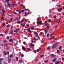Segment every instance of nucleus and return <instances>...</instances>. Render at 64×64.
Segmentation results:
<instances>
[{
    "label": "nucleus",
    "mask_w": 64,
    "mask_h": 64,
    "mask_svg": "<svg viewBox=\"0 0 64 64\" xmlns=\"http://www.w3.org/2000/svg\"><path fill=\"white\" fill-rule=\"evenodd\" d=\"M21 56L22 57H24V55H23V54H22L21 55Z\"/></svg>",
    "instance_id": "nucleus-39"
},
{
    "label": "nucleus",
    "mask_w": 64,
    "mask_h": 64,
    "mask_svg": "<svg viewBox=\"0 0 64 64\" xmlns=\"http://www.w3.org/2000/svg\"><path fill=\"white\" fill-rule=\"evenodd\" d=\"M59 16H60V18H62L63 17V16H60V15H59Z\"/></svg>",
    "instance_id": "nucleus-43"
},
{
    "label": "nucleus",
    "mask_w": 64,
    "mask_h": 64,
    "mask_svg": "<svg viewBox=\"0 0 64 64\" xmlns=\"http://www.w3.org/2000/svg\"><path fill=\"white\" fill-rule=\"evenodd\" d=\"M13 13H14V14H17V13H16V12H13Z\"/></svg>",
    "instance_id": "nucleus-46"
},
{
    "label": "nucleus",
    "mask_w": 64,
    "mask_h": 64,
    "mask_svg": "<svg viewBox=\"0 0 64 64\" xmlns=\"http://www.w3.org/2000/svg\"><path fill=\"white\" fill-rule=\"evenodd\" d=\"M3 62V58H0V64H1V63Z\"/></svg>",
    "instance_id": "nucleus-3"
},
{
    "label": "nucleus",
    "mask_w": 64,
    "mask_h": 64,
    "mask_svg": "<svg viewBox=\"0 0 64 64\" xmlns=\"http://www.w3.org/2000/svg\"><path fill=\"white\" fill-rule=\"evenodd\" d=\"M21 22H24V20H21Z\"/></svg>",
    "instance_id": "nucleus-45"
},
{
    "label": "nucleus",
    "mask_w": 64,
    "mask_h": 64,
    "mask_svg": "<svg viewBox=\"0 0 64 64\" xmlns=\"http://www.w3.org/2000/svg\"><path fill=\"white\" fill-rule=\"evenodd\" d=\"M2 25H3V26H5V24H4V23H3V24H2Z\"/></svg>",
    "instance_id": "nucleus-61"
},
{
    "label": "nucleus",
    "mask_w": 64,
    "mask_h": 64,
    "mask_svg": "<svg viewBox=\"0 0 64 64\" xmlns=\"http://www.w3.org/2000/svg\"><path fill=\"white\" fill-rule=\"evenodd\" d=\"M50 47L48 46L47 48V50H49V49H50Z\"/></svg>",
    "instance_id": "nucleus-26"
},
{
    "label": "nucleus",
    "mask_w": 64,
    "mask_h": 64,
    "mask_svg": "<svg viewBox=\"0 0 64 64\" xmlns=\"http://www.w3.org/2000/svg\"><path fill=\"white\" fill-rule=\"evenodd\" d=\"M8 63H10L11 62V59L10 58H8Z\"/></svg>",
    "instance_id": "nucleus-5"
},
{
    "label": "nucleus",
    "mask_w": 64,
    "mask_h": 64,
    "mask_svg": "<svg viewBox=\"0 0 64 64\" xmlns=\"http://www.w3.org/2000/svg\"><path fill=\"white\" fill-rule=\"evenodd\" d=\"M49 34H47V37H49Z\"/></svg>",
    "instance_id": "nucleus-37"
},
{
    "label": "nucleus",
    "mask_w": 64,
    "mask_h": 64,
    "mask_svg": "<svg viewBox=\"0 0 64 64\" xmlns=\"http://www.w3.org/2000/svg\"><path fill=\"white\" fill-rule=\"evenodd\" d=\"M48 22H49V23H50L51 22V20H50V19H49L48 20Z\"/></svg>",
    "instance_id": "nucleus-42"
},
{
    "label": "nucleus",
    "mask_w": 64,
    "mask_h": 64,
    "mask_svg": "<svg viewBox=\"0 0 64 64\" xmlns=\"http://www.w3.org/2000/svg\"><path fill=\"white\" fill-rule=\"evenodd\" d=\"M45 25H46V26H48V23L45 24Z\"/></svg>",
    "instance_id": "nucleus-35"
},
{
    "label": "nucleus",
    "mask_w": 64,
    "mask_h": 64,
    "mask_svg": "<svg viewBox=\"0 0 64 64\" xmlns=\"http://www.w3.org/2000/svg\"><path fill=\"white\" fill-rule=\"evenodd\" d=\"M13 30H10V34H13Z\"/></svg>",
    "instance_id": "nucleus-21"
},
{
    "label": "nucleus",
    "mask_w": 64,
    "mask_h": 64,
    "mask_svg": "<svg viewBox=\"0 0 64 64\" xmlns=\"http://www.w3.org/2000/svg\"><path fill=\"white\" fill-rule=\"evenodd\" d=\"M60 50V51H59V50H58L57 51V52H58V53H60V52H61L62 51V50Z\"/></svg>",
    "instance_id": "nucleus-17"
},
{
    "label": "nucleus",
    "mask_w": 64,
    "mask_h": 64,
    "mask_svg": "<svg viewBox=\"0 0 64 64\" xmlns=\"http://www.w3.org/2000/svg\"><path fill=\"white\" fill-rule=\"evenodd\" d=\"M18 20V18L16 17L14 19V21H16L17 20Z\"/></svg>",
    "instance_id": "nucleus-14"
},
{
    "label": "nucleus",
    "mask_w": 64,
    "mask_h": 64,
    "mask_svg": "<svg viewBox=\"0 0 64 64\" xmlns=\"http://www.w3.org/2000/svg\"><path fill=\"white\" fill-rule=\"evenodd\" d=\"M40 56V57H41L42 58H43V57H44V55H41Z\"/></svg>",
    "instance_id": "nucleus-23"
},
{
    "label": "nucleus",
    "mask_w": 64,
    "mask_h": 64,
    "mask_svg": "<svg viewBox=\"0 0 64 64\" xmlns=\"http://www.w3.org/2000/svg\"><path fill=\"white\" fill-rule=\"evenodd\" d=\"M12 20H13V18H11V19L10 20V21H12Z\"/></svg>",
    "instance_id": "nucleus-52"
},
{
    "label": "nucleus",
    "mask_w": 64,
    "mask_h": 64,
    "mask_svg": "<svg viewBox=\"0 0 64 64\" xmlns=\"http://www.w3.org/2000/svg\"><path fill=\"white\" fill-rule=\"evenodd\" d=\"M52 36H53V34H51L50 35V37H51Z\"/></svg>",
    "instance_id": "nucleus-28"
},
{
    "label": "nucleus",
    "mask_w": 64,
    "mask_h": 64,
    "mask_svg": "<svg viewBox=\"0 0 64 64\" xmlns=\"http://www.w3.org/2000/svg\"><path fill=\"white\" fill-rule=\"evenodd\" d=\"M54 36H52L51 37V38L52 39H54Z\"/></svg>",
    "instance_id": "nucleus-22"
},
{
    "label": "nucleus",
    "mask_w": 64,
    "mask_h": 64,
    "mask_svg": "<svg viewBox=\"0 0 64 64\" xmlns=\"http://www.w3.org/2000/svg\"><path fill=\"white\" fill-rule=\"evenodd\" d=\"M22 49L24 50V51H26V48H25V47L22 46Z\"/></svg>",
    "instance_id": "nucleus-2"
},
{
    "label": "nucleus",
    "mask_w": 64,
    "mask_h": 64,
    "mask_svg": "<svg viewBox=\"0 0 64 64\" xmlns=\"http://www.w3.org/2000/svg\"><path fill=\"white\" fill-rule=\"evenodd\" d=\"M10 2V0H6V2L8 3V2Z\"/></svg>",
    "instance_id": "nucleus-25"
},
{
    "label": "nucleus",
    "mask_w": 64,
    "mask_h": 64,
    "mask_svg": "<svg viewBox=\"0 0 64 64\" xmlns=\"http://www.w3.org/2000/svg\"><path fill=\"white\" fill-rule=\"evenodd\" d=\"M1 19H2V20H3L4 19V18L3 17H2L1 18Z\"/></svg>",
    "instance_id": "nucleus-31"
},
{
    "label": "nucleus",
    "mask_w": 64,
    "mask_h": 64,
    "mask_svg": "<svg viewBox=\"0 0 64 64\" xmlns=\"http://www.w3.org/2000/svg\"><path fill=\"white\" fill-rule=\"evenodd\" d=\"M17 22L18 24H20L21 23V22L20 21H18Z\"/></svg>",
    "instance_id": "nucleus-27"
},
{
    "label": "nucleus",
    "mask_w": 64,
    "mask_h": 64,
    "mask_svg": "<svg viewBox=\"0 0 64 64\" xmlns=\"http://www.w3.org/2000/svg\"><path fill=\"white\" fill-rule=\"evenodd\" d=\"M41 50V48H39L37 50V52H39V51H40Z\"/></svg>",
    "instance_id": "nucleus-9"
},
{
    "label": "nucleus",
    "mask_w": 64,
    "mask_h": 64,
    "mask_svg": "<svg viewBox=\"0 0 64 64\" xmlns=\"http://www.w3.org/2000/svg\"><path fill=\"white\" fill-rule=\"evenodd\" d=\"M47 22L46 21L44 23L45 24H46V23H47Z\"/></svg>",
    "instance_id": "nucleus-57"
},
{
    "label": "nucleus",
    "mask_w": 64,
    "mask_h": 64,
    "mask_svg": "<svg viewBox=\"0 0 64 64\" xmlns=\"http://www.w3.org/2000/svg\"><path fill=\"white\" fill-rule=\"evenodd\" d=\"M28 31H30V28H28Z\"/></svg>",
    "instance_id": "nucleus-41"
},
{
    "label": "nucleus",
    "mask_w": 64,
    "mask_h": 64,
    "mask_svg": "<svg viewBox=\"0 0 64 64\" xmlns=\"http://www.w3.org/2000/svg\"><path fill=\"white\" fill-rule=\"evenodd\" d=\"M16 61H18V57H16Z\"/></svg>",
    "instance_id": "nucleus-32"
},
{
    "label": "nucleus",
    "mask_w": 64,
    "mask_h": 64,
    "mask_svg": "<svg viewBox=\"0 0 64 64\" xmlns=\"http://www.w3.org/2000/svg\"><path fill=\"white\" fill-rule=\"evenodd\" d=\"M34 33L36 35H38V33L37 32H34Z\"/></svg>",
    "instance_id": "nucleus-34"
},
{
    "label": "nucleus",
    "mask_w": 64,
    "mask_h": 64,
    "mask_svg": "<svg viewBox=\"0 0 64 64\" xmlns=\"http://www.w3.org/2000/svg\"><path fill=\"white\" fill-rule=\"evenodd\" d=\"M21 25H22V27H24V25H25L24 24H21Z\"/></svg>",
    "instance_id": "nucleus-20"
},
{
    "label": "nucleus",
    "mask_w": 64,
    "mask_h": 64,
    "mask_svg": "<svg viewBox=\"0 0 64 64\" xmlns=\"http://www.w3.org/2000/svg\"><path fill=\"white\" fill-rule=\"evenodd\" d=\"M18 13H19V14H20L21 13V11H20L18 12Z\"/></svg>",
    "instance_id": "nucleus-58"
},
{
    "label": "nucleus",
    "mask_w": 64,
    "mask_h": 64,
    "mask_svg": "<svg viewBox=\"0 0 64 64\" xmlns=\"http://www.w3.org/2000/svg\"><path fill=\"white\" fill-rule=\"evenodd\" d=\"M4 55H6V54H7L6 52H4Z\"/></svg>",
    "instance_id": "nucleus-29"
},
{
    "label": "nucleus",
    "mask_w": 64,
    "mask_h": 64,
    "mask_svg": "<svg viewBox=\"0 0 64 64\" xmlns=\"http://www.w3.org/2000/svg\"><path fill=\"white\" fill-rule=\"evenodd\" d=\"M8 46V45L6 43L4 45V46H5V47H7V46Z\"/></svg>",
    "instance_id": "nucleus-18"
},
{
    "label": "nucleus",
    "mask_w": 64,
    "mask_h": 64,
    "mask_svg": "<svg viewBox=\"0 0 64 64\" xmlns=\"http://www.w3.org/2000/svg\"><path fill=\"white\" fill-rule=\"evenodd\" d=\"M4 6H5V8H6V7H7V4H6V2H4Z\"/></svg>",
    "instance_id": "nucleus-8"
},
{
    "label": "nucleus",
    "mask_w": 64,
    "mask_h": 64,
    "mask_svg": "<svg viewBox=\"0 0 64 64\" xmlns=\"http://www.w3.org/2000/svg\"><path fill=\"white\" fill-rule=\"evenodd\" d=\"M54 18H56V16H54Z\"/></svg>",
    "instance_id": "nucleus-48"
},
{
    "label": "nucleus",
    "mask_w": 64,
    "mask_h": 64,
    "mask_svg": "<svg viewBox=\"0 0 64 64\" xmlns=\"http://www.w3.org/2000/svg\"><path fill=\"white\" fill-rule=\"evenodd\" d=\"M6 39H9V37L8 36H7L6 37Z\"/></svg>",
    "instance_id": "nucleus-38"
},
{
    "label": "nucleus",
    "mask_w": 64,
    "mask_h": 64,
    "mask_svg": "<svg viewBox=\"0 0 64 64\" xmlns=\"http://www.w3.org/2000/svg\"><path fill=\"white\" fill-rule=\"evenodd\" d=\"M41 23H42V22H39V24L40 25H41Z\"/></svg>",
    "instance_id": "nucleus-47"
},
{
    "label": "nucleus",
    "mask_w": 64,
    "mask_h": 64,
    "mask_svg": "<svg viewBox=\"0 0 64 64\" xmlns=\"http://www.w3.org/2000/svg\"><path fill=\"white\" fill-rule=\"evenodd\" d=\"M60 6H61L59 4L57 6L58 7H60Z\"/></svg>",
    "instance_id": "nucleus-60"
},
{
    "label": "nucleus",
    "mask_w": 64,
    "mask_h": 64,
    "mask_svg": "<svg viewBox=\"0 0 64 64\" xmlns=\"http://www.w3.org/2000/svg\"><path fill=\"white\" fill-rule=\"evenodd\" d=\"M9 49V47H8L6 48L7 50H8V49Z\"/></svg>",
    "instance_id": "nucleus-50"
},
{
    "label": "nucleus",
    "mask_w": 64,
    "mask_h": 64,
    "mask_svg": "<svg viewBox=\"0 0 64 64\" xmlns=\"http://www.w3.org/2000/svg\"><path fill=\"white\" fill-rule=\"evenodd\" d=\"M30 29H31V30H34V28L33 26H32L31 27Z\"/></svg>",
    "instance_id": "nucleus-19"
},
{
    "label": "nucleus",
    "mask_w": 64,
    "mask_h": 64,
    "mask_svg": "<svg viewBox=\"0 0 64 64\" xmlns=\"http://www.w3.org/2000/svg\"><path fill=\"white\" fill-rule=\"evenodd\" d=\"M57 59L56 58H55L52 61V62H55L56 61V60Z\"/></svg>",
    "instance_id": "nucleus-6"
},
{
    "label": "nucleus",
    "mask_w": 64,
    "mask_h": 64,
    "mask_svg": "<svg viewBox=\"0 0 64 64\" xmlns=\"http://www.w3.org/2000/svg\"><path fill=\"white\" fill-rule=\"evenodd\" d=\"M5 10L3 9L2 10V13L3 14H4V13H5Z\"/></svg>",
    "instance_id": "nucleus-11"
},
{
    "label": "nucleus",
    "mask_w": 64,
    "mask_h": 64,
    "mask_svg": "<svg viewBox=\"0 0 64 64\" xmlns=\"http://www.w3.org/2000/svg\"><path fill=\"white\" fill-rule=\"evenodd\" d=\"M37 52V50H34V53H36V52Z\"/></svg>",
    "instance_id": "nucleus-30"
},
{
    "label": "nucleus",
    "mask_w": 64,
    "mask_h": 64,
    "mask_svg": "<svg viewBox=\"0 0 64 64\" xmlns=\"http://www.w3.org/2000/svg\"><path fill=\"white\" fill-rule=\"evenodd\" d=\"M34 40H36V38H34Z\"/></svg>",
    "instance_id": "nucleus-59"
},
{
    "label": "nucleus",
    "mask_w": 64,
    "mask_h": 64,
    "mask_svg": "<svg viewBox=\"0 0 64 64\" xmlns=\"http://www.w3.org/2000/svg\"><path fill=\"white\" fill-rule=\"evenodd\" d=\"M60 62H61L59 61H58L56 62L55 63V64H60Z\"/></svg>",
    "instance_id": "nucleus-1"
},
{
    "label": "nucleus",
    "mask_w": 64,
    "mask_h": 64,
    "mask_svg": "<svg viewBox=\"0 0 64 64\" xmlns=\"http://www.w3.org/2000/svg\"><path fill=\"white\" fill-rule=\"evenodd\" d=\"M23 8H25V6H23Z\"/></svg>",
    "instance_id": "nucleus-63"
},
{
    "label": "nucleus",
    "mask_w": 64,
    "mask_h": 64,
    "mask_svg": "<svg viewBox=\"0 0 64 64\" xmlns=\"http://www.w3.org/2000/svg\"><path fill=\"white\" fill-rule=\"evenodd\" d=\"M10 27V25L8 24L7 25L6 28H9Z\"/></svg>",
    "instance_id": "nucleus-16"
},
{
    "label": "nucleus",
    "mask_w": 64,
    "mask_h": 64,
    "mask_svg": "<svg viewBox=\"0 0 64 64\" xmlns=\"http://www.w3.org/2000/svg\"><path fill=\"white\" fill-rule=\"evenodd\" d=\"M48 61V60H47L46 61H44V62H45V63H47Z\"/></svg>",
    "instance_id": "nucleus-33"
},
{
    "label": "nucleus",
    "mask_w": 64,
    "mask_h": 64,
    "mask_svg": "<svg viewBox=\"0 0 64 64\" xmlns=\"http://www.w3.org/2000/svg\"><path fill=\"white\" fill-rule=\"evenodd\" d=\"M23 44H25V43H26V42H23Z\"/></svg>",
    "instance_id": "nucleus-62"
},
{
    "label": "nucleus",
    "mask_w": 64,
    "mask_h": 64,
    "mask_svg": "<svg viewBox=\"0 0 64 64\" xmlns=\"http://www.w3.org/2000/svg\"><path fill=\"white\" fill-rule=\"evenodd\" d=\"M55 42V41H52V42H51V43H53V42Z\"/></svg>",
    "instance_id": "nucleus-64"
},
{
    "label": "nucleus",
    "mask_w": 64,
    "mask_h": 64,
    "mask_svg": "<svg viewBox=\"0 0 64 64\" xmlns=\"http://www.w3.org/2000/svg\"><path fill=\"white\" fill-rule=\"evenodd\" d=\"M39 22H40L39 21H37V24H38V23H39Z\"/></svg>",
    "instance_id": "nucleus-54"
},
{
    "label": "nucleus",
    "mask_w": 64,
    "mask_h": 64,
    "mask_svg": "<svg viewBox=\"0 0 64 64\" xmlns=\"http://www.w3.org/2000/svg\"><path fill=\"white\" fill-rule=\"evenodd\" d=\"M13 41V40L12 39H10V41Z\"/></svg>",
    "instance_id": "nucleus-53"
},
{
    "label": "nucleus",
    "mask_w": 64,
    "mask_h": 64,
    "mask_svg": "<svg viewBox=\"0 0 64 64\" xmlns=\"http://www.w3.org/2000/svg\"><path fill=\"white\" fill-rule=\"evenodd\" d=\"M54 44V45L55 46H57V45H58V43L56 42V43Z\"/></svg>",
    "instance_id": "nucleus-12"
},
{
    "label": "nucleus",
    "mask_w": 64,
    "mask_h": 64,
    "mask_svg": "<svg viewBox=\"0 0 64 64\" xmlns=\"http://www.w3.org/2000/svg\"><path fill=\"white\" fill-rule=\"evenodd\" d=\"M62 10V8H58V11H61Z\"/></svg>",
    "instance_id": "nucleus-10"
},
{
    "label": "nucleus",
    "mask_w": 64,
    "mask_h": 64,
    "mask_svg": "<svg viewBox=\"0 0 64 64\" xmlns=\"http://www.w3.org/2000/svg\"><path fill=\"white\" fill-rule=\"evenodd\" d=\"M55 47H56V46H55V44H54L52 46V49H54V48H55Z\"/></svg>",
    "instance_id": "nucleus-4"
},
{
    "label": "nucleus",
    "mask_w": 64,
    "mask_h": 64,
    "mask_svg": "<svg viewBox=\"0 0 64 64\" xmlns=\"http://www.w3.org/2000/svg\"><path fill=\"white\" fill-rule=\"evenodd\" d=\"M33 44L32 43H31L30 44V46H32V45Z\"/></svg>",
    "instance_id": "nucleus-55"
},
{
    "label": "nucleus",
    "mask_w": 64,
    "mask_h": 64,
    "mask_svg": "<svg viewBox=\"0 0 64 64\" xmlns=\"http://www.w3.org/2000/svg\"><path fill=\"white\" fill-rule=\"evenodd\" d=\"M14 32H15V33H17L18 32L16 30H14Z\"/></svg>",
    "instance_id": "nucleus-36"
},
{
    "label": "nucleus",
    "mask_w": 64,
    "mask_h": 64,
    "mask_svg": "<svg viewBox=\"0 0 64 64\" xmlns=\"http://www.w3.org/2000/svg\"><path fill=\"white\" fill-rule=\"evenodd\" d=\"M50 56H51V57H52V58H53V57H54L55 56V55H54V54H51Z\"/></svg>",
    "instance_id": "nucleus-7"
},
{
    "label": "nucleus",
    "mask_w": 64,
    "mask_h": 64,
    "mask_svg": "<svg viewBox=\"0 0 64 64\" xmlns=\"http://www.w3.org/2000/svg\"><path fill=\"white\" fill-rule=\"evenodd\" d=\"M20 10H16V11H17V12H19V11Z\"/></svg>",
    "instance_id": "nucleus-49"
},
{
    "label": "nucleus",
    "mask_w": 64,
    "mask_h": 64,
    "mask_svg": "<svg viewBox=\"0 0 64 64\" xmlns=\"http://www.w3.org/2000/svg\"><path fill=\"white\" fill-rule=\"evenodd\" d=\"M8 6L9 7H10V4L8 2Z\"/></svg>",
    "instance_id": "nucleus-24"
},
{
    "label": "nucleus",
    "mask_w": 64,
    "mask_h": 64,
    "mask_svg": "<svg viewBox=\"0 0 64 64\" xmlns=\"http://www.w3.org/2000/svg\"><path fill=\"white\" fill-rule=\"evenodd\" d=\"M61 48H62V46H60L59 47V48L60 49H61Z\"/></svg>",
    "instance_id": "nucleus-40"
},
{
    "label": "nucleus",
    "mask_w": 64,
    "mask_h": 64,
    "mask_svg": "<svg viewBox=\"0 0 64 64\" xmlns=\"http://www.w3.org/2000/svg\"><path fill=\"white\" fill-rule=\"evenodd\" d=\"M12 57H13V55L11 54L10 55L9 57H10V58H12Z\"/></svg>",
    "instance_id": "nucleus-15"
},
{
    "label": "nucleus",
    "mask_w": 64,
    "mask_h": 64,
    "mask_svg": "<svg viewBox=\"0 0 64 64\" xmlns=\"http://www.w3.org/2000/svg\"><path fill=\"white\" fill-rule=\"evenodd\" d=\"M27 15V12H25V16H26V15Z\"/></svg>",
    "instance_id": "nucleus-44"
},
{
    "label": "nucleus",
    "mask_w": 64,
    "mask_h": 64,
    "mask_svg": "<svg viewBox=\"0 0 64 64\" xmlns=\"http://www.w3.org/2000/svg\"><path fill=\"white\" fill-rule=\"evenodd\" d=\"M22 12H24V10H22Z\"/></svg>",
    "instance_id": "nucleus-56"
},
{
    "label": "nucleus",
    "mask_w": 64,
    "mask_h": 64,
    "mask_svg": "<svg viewBox=\"0 0 64 64\" xmlns=\"http://www.w3.org/2000/svg\"><path fill=\"white\" fill-rule=\"evenodd\" d=\"M19 62H20V63H22V62H23V60H19Z\"/></svg>",
    "instance_id": "nucleus-13"
},
{
    "label": "nucleus",
    "mask_w": 64,
    "mask_h": 64,
    "mask_svg": "<svg viewBox=\"0 0 64 64\" xmlns=\"http://www.w3.org/2000/svg\"><path fill=\"white\" fill-rule=\"evenodd\" d=\"M47 32H48V30H46V31L45 33H47Z\"/></svg>",
    "instance_id": "nucleus-51"
}]
</instances>
